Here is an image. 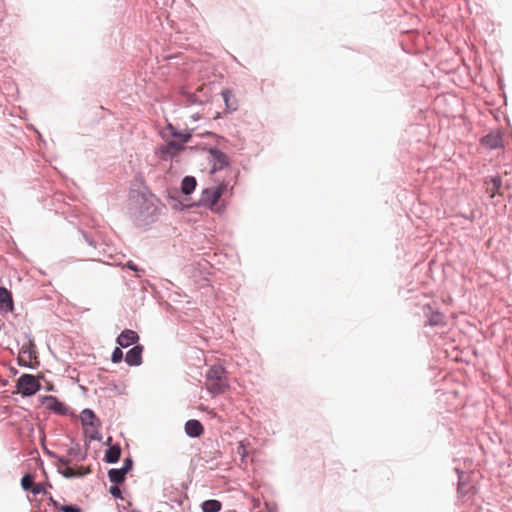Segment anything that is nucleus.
Returning a JSON list of instances; mask_svg holds the SVG:
<instances>
[{
	"mask_svg": "<svg viewBox=\"0 0 512 512\" xmlns=\"http://www.w3.org/2000/svg\"><path fill=\"white\" fill-rule=\"evenodd\" d=\"M167 132L173 137V140L168 141L160 148V156L164 160L179 155L184 149V144L191 137L188 132H177L172 125H168Z\"/></svg>",
	"mask_w": 512,
	"mask_h": 512,
	"instance_id": "obj_1",
	"label": "nucleus"
},
{
	"mask_svg": "<svg viewBox=\"0 0 512 512\" xmlns=\"http://www.w3.org/2000/svg\"><path fill=\"white\" fill-rule=\"evenodd\" d=\"M228 388L227 378L223 367L214 365L206 374V389L213 395L222 394Z\"/></svg>",
	"mask_w": 512,
	"mask_h": 512,
	"instance_id": "obj_2",
	"label": "nucleus"
},
{
	"mask_svg": "<svg viewBox=\"0 0 512 512\" xmlns=\"http://www.w3.org/2000/svg\"><path fill=\"white\" fill-rule=\"evenodd\" d=\"M226 190L227 184L224 182L217 186L204 189L201 195V203L208 206L213 212L222 213L225 207L222 204H219V199Z\"/></svg>",
	"mask_w": 512,
	"mask_h": 512,
	"instance_id": "obj_3",
	"label": "nucleus"
},
{
	"mask_svg": "<svg viewBox=\"0 0 512 512\" xmlns=\"http://www.w3.org/2000/svg\"><path fill=\"white\" fill-rule=\"evenodd\" d=\"M39 389V381L31 374H23L17 381V390L24 396H31Z\"/></svg>",
	"mask_w": 512,
	"mask_h": 512,
	"instance_id": "obj_4",
	"label": "nucleus"
},
{
	"mask_svg": "<svg viewBox=\"0 0 512 512\" xmlns=\"http://www.w3.org/2000/svg\"><path fill=\"white\" fill-rule=\"evenodd\" d=\"M210 156V162L212 163L211 173H215L217 170H221L228 165V158L223 152L211 149Z\"/></svg>",
	"mask_w": 512,
	"mask_h": 512,
	"instance_id": "obj_5",
	"label": "nucleus"
},
{
	"mask_svg": "<svg viewBox=\"0 0 512 512\" xmlns=\"http://www.w3.org/2000/svg\"><path fill=\"white\" fill-rule=\"evenodd\" d=\"M142 352L143 347L141 345L134 346L127 352L125 361L130 366L140 365L142 363Z\"/></svg>",
	"mask_w": 512,
	"mask_h": 512,
	"instance_id": "obj_6",
	"label": "nucleus"
},
{
	"mask_svg": "<svg viewBox=\"0 0 512 512\" xmlns=\"http://www.w3.org/2000/svg\"><path fill=\"white\" fill-rule=\"evenodd\" d=\"M139 339L138 334L133 330H124L117 338V343L126 348L134 343H136Z\"/></svg>",
	"mask_w": 512,
	"mask_h": 512,
	"instance_id": "obj_7",
	"label": "nucleus"
},
{
	"mask_svg": "<svg viewBox=\"0 0 512 512\" xmlns=\"http://www.w3.org/2000/svg\"><path fill=\"white\" fill-rule=\"evenodd\" d=\"M185 432L190 437H199L203 434L204 428L200 421L191 419L185 423Z\"/></svg>",
	"mask_w": 512,
	"mask_h": 512,
	"instance_id": "obj_8",
	"label": "nucleus"
},
{
	"mask_svg": "<svg viewBox=\"0 0 512 512\" xmlns=\"http://www.w3.org/2000/svg\"><path fill=\"white\" fill-rule=\"evenodd\" d=\"M502 186V180L500 177L495 176L485 180V190L486 193L490 195L491 198L495 197Z\"/></svg>",
	"mask_w": 512,
	"mask_h": 512,
	"instance_id": "obj_9",
	"label": "nucleus"
},
{
	"mask_svg": "<svg viewBox=\"0 0 512 512\" xmlns=\"http://www.w3.org/2000/svg\"><path fill=\"white\" fill-rule=\"evenodd\" d=\"M0 309L6 312L13 310L12 295L4 287H0Z\"/></svg>",
	"mask_w": 512,
	"mask_h": 512,
	"instance_id": "obj_10",
	"label": "nucleus"
},
{
	"mask_svg": "<svg viewBox=\"0 0 512 512\" xmlns=\"http://www.w3.org/2000/svg\"><path fill=\"white\" fill-rule=\"evenodd\" d=\"M121 456V448L119 445H113L107 449L105 453V461L108 463H116Z\"/></svg>",
	"mask_w": 512,
	"mask_h": 512,
	"instance_id": "obj_11",
	"label": "nucleus"
},
{
	"mask_svg": "<svg viewBox=\"0 0 512 512\" xmlns=\"http://www.w3.org/2000/svg\"><path fill=\"white\" fill-rule=\"evenodd\" d=\"M196 187V180L192 176H186L181 183V190L184 194H191Z\"/></svg>",
	"mask_w": 512,
	"mask_h": 512,
	"instance_id": "obj_12",
	"label": "nucleus"
},
{
	"mask_svg": "<svg viewBox=\"0 0 512 512\" xmlns=\"http://www.w3.org/2000/svg\"><path fill=\"white\" fill-rule=\"evenodd\" d=\"M126 473L122 469H110L108 471L109 480L112 483L121 484L125 480Z\"/></svg>",
	"mask_w": 512,
	"mask_h": 512,
	"instance_id": "obj_13",
	"label": "nucleus"
},
{
	"mask_svg": "<svg viewBox=\"0 0 512 512\" xmlns=\"http://www.w3.org/2000/svg\"><path fill=\"white\" fill-rule=\"evenodd\" d=\"M222 504L218 500H206L202 504L203 512H218L221 510Z\"/></svg>",
	"mask_w": 512,
	"mask_h": 512,
	"instance_id": "obj_14",
	"label": "nucleus"
},
{
	"mask_svg": "<svg viewBox=\"0 0 512 512\" xmlns=\"http://www.w3.org/2000/svg\"><path fill=\"white\" fill-rule=\"evenodd\" d=\"M46 404H47L48 408H50L56 412H59V413H63L65 410L64 404L59 402L55 397H52V396L47 398Z\"/></svg>",
	"mask_w": 512,
	"mask_h": 512,
	"instance_id": "obj_15",
	"label": "nucleus"
},
{
	"mask_svg": "<svg viewBox=\"0 0 512 512\" xmlns=\"http://www.w3.org/2000/svg\"><path fill=\"white\" fill-rule=\"evenodd\" d=\"M82 421L84 424H89L91 426H96L98 422L93 411L89 409H86L82 412Z\"/></svg>",
	"mask_w": 512,
	"mask_h": 512,
	"instance_id": "obj_16",
	"label": "nucleus"
},
{
	"mask_svg": "<svg viewBox=\"0 0 512 512\" xmlns=\"http://www.w3.org/2000/svg\"><path fill=\"white\" fill-rule=\"evenodd\" d=\"M87 472H89V470H86L84 472H77L74 468H72L70 466H66L64 468V470L62 471L63 475L67 478H72L75 476H82V475L86 474Z\"/></svg>",
	"mask_w": 512,
	"mask_h": 512,
	"instance_id": "obj_17",
	"label": "nucleus"
},
{
	"mask_svg": "<svg viewBox=\"0 0 512 512\" xmlns=\"http://www.w3.org/2000/svg\"><path fill=\"white\" fill-rule=\"evenodd\" d=\"M21 485L24 490L32 489L34 486L33 477L30 474H25L21 479Z\"/></svg>",
	"mask_w": 512,
	"mask_h": 512,
	"instance_id": "obj_18",
	"label": "nucleus"
},
{
	"mask_svg": "<svg viewBox=\"0 0 512 512\" xmlns=\"http://www.w3.org/2000/svg\"><path fill=\"white\" fill-rule=\"evenodd\" d=\"M429 321H430L431 325H442V324L445 323L444 315L442 313H440V312H434L431 315Z\"/></svg>",
	"mask_w": 512,
	"mask_h": 512,
	"instance_id": "obj_19",
	"label": "nucleus"
},
{
	"mask_svg": "<svg viewBox=\"0 0 512 512\" xmlns=\"http://www.w3.org/2000/svg\"><path fill=\"white\" fill-rule=\"evenodd\" d=\"M32 492H33L35 495H38V494H46V493H47V491H46V486H45V484H42V483L34 484V486L32 487Z\"/></svg>",
	"mask_w": 512,
	"mask_h": 512,
	"instance_id": "obj_20",
	"label": "nucleus"
},
{
	"mask_svg": "<svg viewBox=\"0 0 512 512\" xmlns=\"http://www.w3.org/2000/svg\"><path fill=\"white\" fill-rule=\"evenodd\" d=\"M122 358H123L122 350L120 348H118V347L115 348L113 353H112V357H111L112 362L118 363V362H120L122 360Z\"/></svg>",
	"mask_w": 512,
	"mask_h": 512,
	"instance_id": "obj_21",
	"label": "nucleus"
},
{
	"mask_svg": "<svg viewBox=\"0 0 512 512\" xmlns=\"http://www.w3.org/2000/svg\"><path fill=\"white\" fill-rule=\"evenodd\" d=\"M62 512H82L78 506L75 505H66L60 508Z\"/></svg>",
	"mask_w": 512,
	"mask_h": 512,
	"instance_id": "obj_22",
	"label": "nucleus"
},
{
	"mask_svg": "<svg viewBox=\"0 0 512 512\" xmlns=\"http://www.w3.org/2000/svg\"><path fill=\"white\" fill-rule=\"evenodd\" d=\"M221 94H222V97H223L227 107H231L229 101H231L230 97L232 96V92L230 90L226 89V90H223Z\"/></svg>",
	"mask_w": 512,
	"mask_h": 512,
	"instance_id": "obj_23",
	"label": "nucleus"
},
{
	"mask_svg": "<svg viewBox=\"0 0 512 512\" xmlns=\"http://www.w3.org/2000/svg\"><path fill=\"white\" fill-rule=\"evenodd\" d=\"M133 461L131 458H126L124 461V465L121 468L126 474L132 469Z\"/></svg>",
	"mask_w": 512,
	"mask_h": 512,
	"instance_id": "obj_24",
	"label": "nucleus"
},
{
	"mask_svg": "<svg viewBox=\"0 0 512 512\" xmlns=\"http://www.w3.org/2000/svg\"><path fill=\"white\" fill-rule=\"evenodd\" d=\"M110 493L115 498H121V490L119 489L118 486H111Z\"/></svg>",
	"mask_w": 512,
	"mask_h": 512,
	"instance_id": "obj_25",
	"label": "nucleus"
},
{
	"mask_svg": "<svg viewBox=\"0 0 512 512\" xmlns=\"http://www.w3.org/2000/svg\"><path fill=\"white\" fill-rule=\"evenodd\" d=\"M237 453L239 455H241L242 458L246 457V455H247L246 447H245V445L242 442H240L238 447H237Z\"/></svg>",
	"mask_w": 512,
	"mask_h": 512,
	"instance_id": "obj_26",
	"label": "nucleus"
},
{
	"mask_svg": "<svg viewBox=\"0 0 512 512\" xmlns=\"http://www.w3.org/2000/svg\"><path fill=\"white\" fill-rule=\"evenodd\" d=\"M127 267H128L129 269L133 270V271H138L137 266H136L133 262H131V261H129V262L127 263Z\"/></svg>",
	"mask_w": 512,
	"mask_h": 512,
	"instance_id": "obj_27",
	"label": "nucleus"
}]
</instances>
